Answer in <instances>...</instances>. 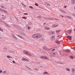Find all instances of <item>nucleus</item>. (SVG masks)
<instances>
[{"instance_id":"1","label":"nucleus","mask_w":75,"mask_h":75,"mask_svg":"<svg viewBox=\"0 0 75 75\" xmlns=\"http://www.w3.org/2000/svg\"><path fill=\"white\" fill-rule=\"evenodd\" d=\"M23 52L24 54H26V55H29V56L31 57V54H30V52H28L25 50L23 51Z\"/></svg>"},{"instance_id":"2","label":"nucleus","mask_w":75,"mask_h":75,"mask_svg":"<svg viewBox=\"0 0 75 75\" xmlns=\"http://www.w3.org/2000/svg\"><path fill=\"white\" fill-rule=\"evenodd\" d=\"M42 37V35L40 34H37L36 38H41Z\"/></svg>"},{"instance_id":"3","label":"nucleus","mask_w":75,"mask_h":75,"mask_svg":"<svg viewBox=\"0 0 75 75\" xmlns=\"http://www.w3.org/2000/svg\"><path fill=\"white\" fill-rule=\"evenodd\" d=\"M43 48L44 50H45V51H49V50H50V49L46 47H43Z\"/></svg>"},{"instance_id":"4","label":"nucleus","mask_w":75,"mask_h":75,"mask_svg":"<svg viewBox=\"0 0 75 75\" xmlns=\"http://www.w3.org/2000/svg\"><path fill=\"white\" fill-rule=\"evenodd\" d=\"M44 19H45V20H53V18H49L46 17V18H45Z\"/></svg>"},{"instance_id":"5","label":"nucleus","mask_w":75,"mask_h":75,"mask_svg":"<svg viewBox=\"0 0 75 75\" xmlns=\"http://www.w3.org/2000/svg\"><path fill=\"white\" fill-rule=\"evenodd\" d=\"M67 34H71V33H72V31L71 30H68L67 31Z\"/></svg>"},{"instance_id":"6","label":"nucleus","mask_w":75,"mask_h":75,"mask_svg":"<svg viewBox=\"0 0 75 75\" xmlns=\"http://www.w3.org/2000/svg\"><path fill=\"white\" fill-rule=\"evenodd\" d=\"M0 11H2L3 12H4L5 13H7V11L5 10H4L2 9H1L0 8Z\"/></svg>"},{"instance_id":"7","label":"nucleus","mask_w":75,"mask_h":75,"mask_svg":"<svg viewBox=\"0 0 75 75\" xmlns=\"http://www.w3.org/2000/svg\"><path fill=\"white\" fill-rule=\"evenodd\" d=\"M54 31H52L49 32L48 34H49L50 35H52V34H54Z\"/></svg>"},{"instance_id":"8","label":"nucleus","mask_w":75,"mask_h":75,"mask_svg":"<svg viewBox=\"0 0 75 75\" xmlns=\"http://www.w3.org/2000/svg\"><path fill=\"white\" fill-rule=\"evenodd\" d=\"M45 5H46V6H50V4L48 2H45Z\"/></svg>"},{"instance_id":"9","label":"nucleus","mask_w":75,"mask_h":75,"mask_svg":"<svg viewBox=\"0 0 75 75\" xmlns=\"http://www.w3.org/2000/svg\"><path fill=\"white\" fill-rule=\"evenodd\" d=\"M71 3L73 4H75V0H71Z\"/></svg>"},{"instance_id":"10","label":"nucleus","mask_w":75,"mask_h":75,"mask_svg":"<svg viewBox=\"0 0 75 75\" xmlns=\"http://www.w3.org/2000/svg\"><path fill=\"white\" fill-rule=\"evenodd\" d=\"M45 29L46 30H50V28H48L47 27H45Z\"/></svg>"},{"instance_id":"11","label":"nucleus","mask_w":75,"mask_h":75,"mask_svg":"<svg viewBox=\"0 0 75 75\" xmlns=\"http://www.w3.org/2000/svg\"><path fill=\"white\" fill-rule=\"evenodd\" d=\"M41 58H43V59H48V58L46 57L42 56L41 57Z\"/></svg>"},{"instance_id":"12","label":"nucleus","mask_w":75,"mask_h":75,"mask_svg":"<svg viewBox=\"0 0 75 75\" xmlns=\"http://www.w3.org/2000/svg\"><path fill=\"white\" fill-rule=\"evenodd\" d=\"M32 37L33 38H37V34H35L32 35Z\"/></svg>"},{"instance_id":"13","label":"nucleus","mask_w":75,"mask_h":75,"mask_svg":"<svg viewBox=\"0 0 75 75\" xmlns=\"http://www.w3.org/2000/svg\"><path fill=\"white\" fill-rule=\"evenodd\" d=\"M17 36L18 37H19L21 38L22 39H24V37H23L20 36V35H17Z\"/></svg>"},{"instance_id":"14","label":"nucleus","mask_w":75,"mask_h":75,"mask_svg":"<svg viewBox=\"0 0 75 75\" xmlns=\"http://www.w3.org/2000/svg\"><path fill=\"white\" fill-rule=\"evenodd\" d=\"M57 44H60V42L59 41L57 40L55 42Z\"/></svg>"},{"instance_id":"15","label":"nucleus","mask_w":75,"mask_h":75,"mask_svg":"<svg viewBox=\"0 0 75 75\" xmlns=\"http://www.w3.org/2000/svg\"><path fill=\"white\" fill-rule=\"evenodd\" d=\"M60 11L62 13H66V12H65V11H64V10H62V9L60 10Z\"/></svg>"},{"instance_id":"16","label":"nucleus","mask_w":75,"mask_h":75,"mask_svg":"<svg viewBox=\"0 0 75 75\" xmlns=\"http://www.w3.org/2000/svg\"><path fill=\"white\" fill-rule=\"evenodd\" d=\"M61 31L60 30H57L56 31V33H59Z\"/></svg>"},{"instance_id":"17","label":"nucleus","mask_w":75,"mask_h":75,"mask_svg":"<svg viewBox=\"0 0 75 75\" xmlns=\"http://www.w3.org/2000/svg\"><path fill=\"white\" fill-rule=\"evenodd\" d=\"M51 39L52 40H54L55 39V37L52 36L51 37Z\"/></svg>"},{"instance_id":"18","label":"nucleus","mask_w":75,"mask_h":75,"mask_svg":"<svg viewBox=\"0 0 75 75\" xmlns=\"http://www.w3.org/2000/svg\"><path fill=\"white\" fill-rule=\"evenodd\" d=\"M58 38H61V35H58Z\"/></svg>"},{"instance_id":"19","label":"nucleus","mask_w":75,"mask_h":75,"mask_svg":"<svg viewBox=\"0 0 75 75\" xmlns=\"http://www.w3.org/2000/svg\"><path fill=\"white\" fill-rule=\"evenodd\" d=\"M7 58H12V57H11L10 56H7Z\"/></svg>"},{"instance_id":"20","label":"nucleus","mask_w":75,"mask_h":75,"mask_svg":"<svg viewBox=\"0 0 75 75\" xmlns=\"http://www.w3.org/2000/svg\"><path fill=\"white\" fill-rule=\"evenodd\" d=\"M66 51L67 52H70V50H69L67 49L66 50Z\"/></svg>"},{"instance_id":"21","label":"nucleus","mask_w":75,"mask_h":75,"mask_svg":"<svg viewBox=\"0 0 75 75\" xmlns=\"http://www.w3.org/2000/svg\"><path fill=\"white\" fill-rule=\"evenodd\" d=\"M67 38H69V39H70L71 38V36H68L67 37Z\"/></svg>"},{"instance_id":"22","label":"nucleus","mask_w":75,"mask_h":75,"mask_svg":"<svg viewBox=\"0 0 75 75\" xmlns=\"http://www.w3.org/2000/svg\"><path fill=\"white\" fill-rule=\"evenodd\" d=\"M35 6H38V4L37 3H35Z\"/></svg>"},{"instance_id":"23","label":"nucleus","mask_w":75,"mask_h":75,"mask_svg":"<svg viewBox=\"0 0 75 75\" xmlns=\"http://www.w3.org/2000/svg\"><path fill=\"white\" fill-rule=\"evenodd\" d=\"M22 61H25V58H23L22 59Z\"/></svg>"},{"instance_id":"24","label":"nucleus","mask_w":75,"mask_h":75,"mask_svg":"<svg viewBox=\"0 0 75 75\" xmlns=\"http://www.w3.org/2000/svg\"><path fill=\"white\" fill-rule=\"evenodd\" d=\"M52 27L53 28H55V27H56L57 26H55V25H52Z\"/></svg>"},{"instance_id":"25","label":"nucleus","mask_w":75,"mask_h":75,"mask_svg":"<svg viewBox=\"0 0 75 75\" xmlns=\"http://www.w3.org/2000/svg\"><path fill=\"white\" fill-rule=\"evenodd\" d=\"M72 71L73 72H74V71H75V69H74V68H73L72 69Z\"/></svg>"},{"instance_id":"26","label":"nucleus","mask_w":75,"mask_h":75,"mask_svg":"<svg viewBox=\"0 0 75 75\" xmlns=\"http://www.w3.org/2000/svg\"><path fill=\"white\" fill-rule=\"evenodd\" d=\"M25 67L26 68H28V69H31V68L28 67V66H25Z\"/></svg>"},{"instance_id":"27","label":"nucleus","mask_w":75,"mask_h":75,"mask_svg":"<svg viewBox=\"0 0 75 75\" xmlns=\"http://www.w3.org/2000/svg\"><path fill=\"white\" fill-rule=\"evenodd\" d=\"M29 8H32V9H33V8H33V6H29Z\"/></svg>"},{"instance_id":"28","label":"nucleus","mask_w":75,"mask_h":75,"mask_svg":"<svg viewBox=\"0 0 75 75\" xmlns=\"http://www.w3.org/2000/svg\"><path fill=\"white\" fill-rule=\"evenodd\" d=\"M66 70L67 71H70V69H69L68 68H67Z\"/></svg>"},{"instance_id":"29","label":"nucleus","mask_w":75,"mask_h":75,"mask_svg":"<svg viewBox=\"0 0 75 75\" xmlns=\"http://www.w3.org/2000/svg\"><path fill=\"white\" fill-rule=\"evenodd\" d=\"M48 74V72H45L43 73V74Z\"/></svg>"},{"instance_id":"30","label":"nucleus","mask_w":75,"mask_h":75,"mask_svg":"<svg viewBox=\"0 0 75 75\" xmlns=\"http://www.w3.org/2000/svg\"><path fill=\"white\" fill-rule=\"evenodd\" d=\"M28 24L29 25H32V24H33V23H29Z\"/></svg>"},{"instance_id":"31","label":"nucleus","mask_w":75,"mask_h":75,"mask_svg":"<svg viewBox=\"0 0 75 75\" xmlns=\"http://www.w3.org/2000/svg\"><path fill=\"white\" fill-rule=\"evenodd\" d=\"M24 19H27V18L25 17H22Z\"/></svg>"},{"instance_id":"32","label":"nucleus","mask_w":75,"mask_h":75,"mask_svg":"<svg viewBox=\"0 0 75 75\" xmlns=\"http://www.w3.org/2000/svg\"><path fill=\"white\" fill-rule=\"evenodd\" d=\"M13 37H14V38H15V39H16V40L17 39V38L16 37V36H13Z\"/></svg>"},{"instance_id":"33","label":"nucleus","mask_w":75,"mask_h":75,"mask_svg":"<svg viewBox=\"0 0 75 75\" xmlns=\"http://www.w3.org/2000/svg\"><path fill=\"white\" fill-rule=\"evenodd\" d=\"M70 58H71V59H73V58H74V57H73V56H71L70 57Z\"/></svg>"},{"instance_id":"34","label":"nucleus","mask_w":75,"mask_h":75,"mask_svg":"<svg viewBox=\"0 0 75 75\" xmlns=\"http://www.w3.org/2000/svg\"><path fill=\"white\" fill-rule=\"evenodd\" d=\"M25 61H28V59H27L25 58Z\"/></svg>"},{"instance_id":"35","label":"nucleus","mask_w":75,"mask_h":75,"mask_svg":"<svg viewBox=\"0 0 75 75\" xmlns=\"http://www.w3.org/2000/svg\"><path fill=\"white\" fill-rule=\"evenodd\" d=\"M38 18H41V16H38Z\"/></svg>"},{"instance_id":"36","label":"nucleus","mask_w":75,"mask_h":75,"mask_svg":"<svg viewBox=\"0 0 75 75\" xmlns=\"http://www.w3.org/2000/svg\"><path fill=\"white\" fill-rule=\"evenodd\" d=\"M6 71H4L3 72V74H6Z\"/></svg>"},{"instance_id":"37","label":"nucleus","mask_w":75,"mask_h":75,"mask_svg":"<svg viewBox=\"0 0 75 75\" xmlns=\"http://www.w3.org/2000/svg\"><path fill=\"white\" fill-rule=\"evenodd\" d=\"M24 14L25 15H28V14L27 13H24Z\"/></svg>"},{"instance_id":"38","label":"nucleus","mask_w":75,"mask_h":75,"mask_svg":"<svg viewBox=\"0 0 75 75\" xmlns=\"http://www.w3.org/2000/svg\"><path fill=\"white\" fill-rule=\"evenodd\" d=\"M55 49H52V51H55Z\"/></svg>"},{"instance_id":"39","label":"nucleus","mask_w":75,"mask_h":75,"mask_svg":"<svg viewBox=\"0 0 75 75\" xmlns=\"http://www.w3.org/2000/svg\"><path fill=\"white\" fill-rule=\"evenodd\" d=\"M28 30H30V27H28Z\"/></svg>"},{"instance_id":"40","label":"nucleus","mask_w":75,"mask_h":75,"mask_svg":"<svg viewBox=\"0 0 75 75\" xmlns=\"http://www.w3.org/2000/svg\"><path fill=\"white\" fill-rule=\"evenodd\" d=\"M0 31H3V30L1 29V28H0Z\"/></svg>"},{"instance_id":"41","label":"nucleus","mask_w":75,"mask_h":75,"mask_svg":"<svg viewBox=\"0 0 75 75\" xmlns=\"http://www.w3.org/2000/svg\"><path fill=\"white\" fill-rule=\"evenodd\" d=\"M13 63H14V64H15V62H14V61H13Z\"/></svg>"},{"instance_id":"42","label":"nucleus","mask_w":75,"mask_h":75,"mask_svg":"<svg viewBox=\"0 0 75 75\" xmlns=\"http://www.w3.org/2000/svg\"><path fill=\"white\" fill-rule=\"evenodd\" d=\"M35 69L36 70H37V71H38V69H37V68H35Z\"/></svg>"},{"instance_id":"43","label":"nucleus","mask_w":75,"mask_h":75,"mask_svg":"<svg viewBox=\"0 0 75 75\" xmlns=\"http://www.w3.org/2000/svg\"><path fill=\"white\" fill-rule=\"evenodd\" d=\"M2 72V71L1 70H0V73H1Z\"/></svg>"},{"instance_id":"44","label":"nucleus","mask_w":75,"mask_h":75,"mask_svg":"<svg viewBox=\"0 0 75 75\" xmlns=\"http://www.w3.org/2000/svg\"><path fill=\"white\" fill-rule=\"evenodd\" d=\"M1 7L3 8H4V7H3V6H1Z\"/></svg>"},{"instance_id":"45","label":"nucleus","mask_w":75,"mask_h":75,"mask_svg":"<svg viewBox=\"0 0 75 75\" xmlns=\"http://www.w3.org/2000/svg\"><path fill=\"white\" fill-rule=\"evenodd\" d=\"M44 25H45V24H46V23H44Z\"/></svg>"},{"instance_id":"46","label":"nucleus","mask_w":75,"mask_h":75,"mask_svg":"<svg viewBox=\"0 0 75 75\" xmlns=\"http://www.w3.org/2000/svg\"><path fill=\"white\" fill-rule=\"evenodd\" d=\"M73 16L75 17V14H73Z\"/></svg>"},{"instance_id":"47","label":"nucleus","mask_w":75,"mask_h":75,"mask_svg":"<svg viewBox=\"0 0 75 75\" xmlns=\"http://www.w3.org/2000/svg\"><path fill=\"white\" fill-rule=\"evenodd\" d=\"M73 49H74V50H75V47H74L73 48Z\"/></svg>"},{"instance_id":"48","label":"nucleus","mask_w":75,"mask_h":75,"mask_svg":"<svg viewBox=\"0 0 75 75\" xmlns=\"http://www.w3.org/2000/svg\"><path fill=\"white\" fill-rule=\"evenodd\" d=\"M67 7V6H64V8H66Z\"/></svg>"},{"instance_id":"49","label":"nucleus","mask_w":75,"mask_h":75,"mask_svg":"<svg viewBox=\"0 0 75 75\" xmlns=\"http://www.w3.org/2000/svg\"><path fill=\"white\" fill-rule=\"evenodd\" d=\"M74 31L75 32V28H74Z\"/></svg>"},{"instance_id":"50","label":"nucleus","mask_w":75,"mask_h":75,"mask_svg":"<svg viewBox=\"0 0 75 75\" xmlns=\"http://www.w3.org/2000/svg\"><path fill=\"white\" fill-rule=\"evenodd\" d=\"M62 17H63V16H62Z\"/></svg>"},{"instance_id":"51","label":"nucleus","mask_w":75,"mask_h":75,"mask_svg":"<svg viewBox=\"0 0 75 75\" xmlns=\"http://www.w3.org/2000/svg\"><path fill=\"white\" fill-rule=\"evenodd\" d=\"M53 55H54V54H55V53H53Z\"/></svg>"},{"instance_id":"52","label":"nucleus","mask_w":75,"mask_h":75,"mask_svg":"<svg viewBox=\"0 0 75 75\" xmlns=\"http://www.w3.org/2000/svg\"><path fill=\"white\" fill-rule=\"evenodd\" d=\"M74 10H75V6L74 7Z\"/></svg>"}]
</instances>
